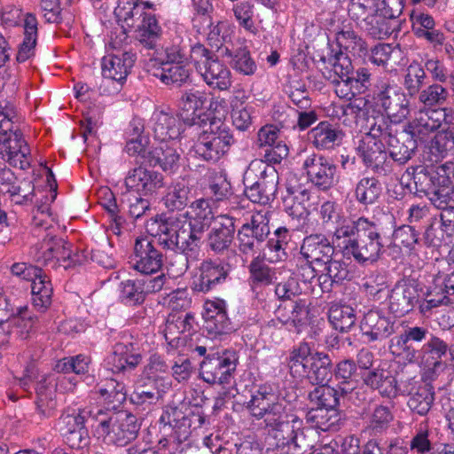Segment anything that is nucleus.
<instances>
[{
  "mask_svg": "<svg viewBox=\"0 0 454 454\" xmlns=\"http://www.w3.org/2000/svg\"><path fill=\"white\" fill-rule=\"evenodd\" d=\"M190 68L184 63H162L153 74L166 85L181 87L190 81Z\"/></svg>",
  "mask_w": 454,
  "mask_h": 454,
  "instance_id": "nucleus-41",
  "label": "nucleus"
},
{
  "mask_svg": "<svg viewBox=\"0 0 454 454\" xmlns=\"http://www.w3.org/2000/svg\"><path fill=\"white\" fill-rule=\"evenodd\" d=\"M98 393L108 403L113 405L111 410L114 411L125 402L127 397L125 385L114 380H110L106 387L100 388Z\"/></svg>",
  "mask_w": 454,
  "mask_h": 454,
  "instance_id": "nucleus-62",
  "label": "nucleus"
},
{
  "mask_svg": "<svg viewBox=\"0 0 454 454\" xmlns=\"http://www.w3.org/2000/svg\"><path fill=\"white\" fill-rule=\"evenodd\" d=\"M208 124L203 127V132L208 138L214 141L220 148L227 153L235 143V138L231 133L230 127L224 123L220 118H212L208 120Z\"/></svg>",
  "mask_w": 454,
  "mask_h": 454,
  "instance_id": "nucleus-39",
  "label": "nucleus"
},
{
  "mask_svg": "<svg viewBox=\"0 0 454 454\" xmlns=\"http://www.w3.org/2000/svg\"><path fill=\"white\" fill-rule=\"evenodd\" d=\"M98 407H85L80 409L78 413L68 414L61 419L63 424V431L66 436L75 432L77 429L84 427L85 421L89 419L94 421L95 413L98 411Z\"/></svg>",
  "mask_w": 454,
  "mask_h": 454,
  "instance_id": "nucleus-59",
  "label": "nucleus"
},
{
  "mask_svg": "<svg viewBox=\"0 0 454 454\" xmlns=\"http://www.w3.org/2000/svg\"><path fill=\"white\" fill-rule=\"evenodd\" d=\"M269 233L267 218L261 214L253 215L250 223H244L238 231L239 250L243 254L253 252L255 246L264 241Z\"/></svg>",
  "mask_w": 454,
  "mask_h": 454,
  "instance_id": "nucleus-18",
  "label": "nucleus"
},
{
  "mask_svg": "<svg viewBox=\"0 0 454 454\" xmlns=\"http://www.w3.org/2000/svg\"><path fill=\"white\" fill-rule=\"evenodd\" d=\"M449 96L448 90L441 84H432L420 91L419 95V102L425 106H434L443 104Z\"/></svg>",
  "mask_w": 454,
  "mask_h": 454,
  "instance_id": "nucleus-64",
  "label": "nucleus"
},
{
  "mask_svg": "<svg viewBox=\"0 0 454 454\" xmlns=\"http://www.w3.org/2000/svg\"><path fill=\"white\" fill-rule=\"evenodd\" d=\"M152 122L153 136L161 142L176 139L181 134V121L171 114L155 112L152 116Z\"/></svg>",
  "mask_w": 454,
  "mask_h": 454,
  "instance_id": "nucleus-33",
  "label": "nucleus"
},
{
  "mask_svg": "<svg viewBox=\"0 0 454 454\" xmlns=\"http://www.w3.org/2000/svg\"><path fill=\"white\" fill-rule=\"evenodd\" d=\"M360 328L371 341L382 340L395 333V323L384 312L371 309L364 314Z\"/></svg>",
  "mask_w": 454,
  "mask_h": 454,
  "instance_id": "nucleus-24",
  "label": "nucleus"
},
{
  "mask_svg": "<svg viewBox=\"0 0 454 454\" xmlns=\"http://www.w3.org/2000/svg\"><path fill=\"white\" fill-rule=\"evenodd\" d=\"M307 300L280 303L275 310L276 319L283 325L292 326L299 333L309 323Z\"/></svg>",
  "mask_w": 454,
  "mask_h": 454,
  "instance_id": "nucleus-25",
  "label": "nucleus"
},
{
  "mask_svg": "<svg viewBox=\"0 0 454 454\" xmlns=\"http://www.w3.org/2000/svg\"><path fill=\"white\" fill-rule=\"evenodd\" d=\"M345 419V414L335 408L313 407L306 413L307 422L322 431H337Z\"/></svg>",
  "mask_w": 454,
  "mask_h": 454,
  "instance_id": "nucleus-31",
  "label": "nucleus"
},
{
  "mask_svg": "<svg viewBox=\"0 0 454 454\" xmlns=\"http://www.w3.org/2000/svg\"><path fill=\"white\" fill-rule=\"evenodd\" d=\"M430 333L427 327H407L403 333L391 339L389 349L393 355L402 357L408 363H419L421 352L417 346L427 342Z\"/></svg>",
  "mask_w": 454,
  "mask_h": 454,
  "instance_id": "nucleus-10",
  "label": "nucleus"
},
{
  "mask_svg": "<svg viewBox=\"0 0 454 454\" xmlns=\"http://www.w3.org/2000/svg\"><path fill=\"white\" fill-rule=\"evenodd\" d=\"M236 369L235 359L224 353L208 355L200 363V376L209 384H228Z\"/></svg>",
  "mask_w": 454,
  "mask_h": 454,
  "instance_id": "nucleus-16",
  "label": "nucleus"
},
{
  "mask_svg": "<svg viewBox=\"0 0 454 454\" xmlns=\"http://www.w3.org/2000/svg\"><path fill=\"white\" fill-rule=\"evenodd\" d=\"M37 41V20L36 18L27 13L24 20V39L20 44L16 59L18 62H25L35 55Z\"/></svg>",
  "mask_w": 454,
  "mask_h": 454,
  "instance_id": "nucleus-40",
  "label": "nucleus"
},
{
  "mask_svg": "<svg viewBox=\"0 0 454 454\" xmlns=\"http://www.w3.org/2000/svg\"><path fill=\"white\" fill-rule=\"evenodd\" d=\"M143 280L127 279L120 284V298L128 305H137L144 302L145 295Z\"/></svg>",
  "mask_w": 454,
  "mask_h": 454,
  "instance_id": "nucleus-55",
  "label": "nucleus"
},
{
  "mask_svg": "<svg viewBox=\"0 0 454 454\" xmlns=\"http://www.w3.org/2000/svg\"><path fill=\"white\" fill-rule=\"evenodd\" d=\"M382 192L380 182L375 177H364L356 184L355 196L356 200L364 205H372Z\"/></svg>",
  "mask_w": 454,
  "mask_h": 454,
  "instance_id": "nucleus-49",
  "label": "nucleus"
},
{
  "mask_svg": "<svg viewBox=\"0 0 454 454\" xmlns=\"http://www.w3.org/2000/svg\"><path fill=\"white\" fill-rule=\"evenodd\" d=\"M125 184L129 190L147 195L163 187L164 182L161 174L138 167L129 172L125 178Z\"/></svg>",
  "mask_w": 454,
  "mask_h": 454,
  "instance_id": "nucleus-26",
  "label": "nucleus"
},
{
  "mask_svg": "<svg viewBox=\"0 0 454 454\" xmlns=\"http://www.w3.org/2000/svg\"><path fill=\"white\" fill-rule=\"evenodd\" d=\"M142 361V354L133 343H117L109 357L114 372H121L135 369Z\"/></svg>",
  "mask_w": 454,
  "mask_h": 454,
  "instance_id": "nucleus-32",
  "label": "nucleus"
},
{
  "mask_svg": "<svg viewBox=\"0 0 454 454\" xmlns=\"http://www.w3.org/2000/svg\"><path fill=\"white\" fill-rule=\"evenodd\" d=\"M373 99L387 115L386 120L399 123L410 114V101L397 85L380 81L375 86Z\"/></svg>",
  "mask_w": 454,
  "mask_h": 454,
  "instance_id": "nucleus-9",
  "label": "nucleus"
},
{
  "mask_svg": "<svg viewBox=\"0 0 454 454\" xmlns=\"http://www.w3.org/2000/svg\"><path fill=\"white\" fill-rule=\"evenodd\" d=\"M119 21L129 28H135L136 38L147 49H154L161 28L155 15L145 12L139 0H120L114 10Z\"/></svg>",
  "mask_w": 454,
  "mask_h": 454,
  "instance_id": "nucleus-5",
  "label": "nucleus"
},
{
  "mask_svg": "<svg viewBox=\"0 0 454 454\" xmlns=\"http://www.w3.org/2000/svg\"><path fill=\"white\" fill-rule=\"evenodd\" d=\"M39 250L41 255L38 256V260L42 259L47 263L56 259L63 262L64 269L74 266L79 262V255L73 254L70 245L61 238L47 235L43 239Z\"/></svg>",
  "mask_w": 454,
  "mask_h": 454,
  "instance_id": "nucleus-20",
  "label": "nucleus"
},
{
  "mask_svg": "<svg viewBox=\"0 0 454 454\" xmlns=\"http://www.w3.org/2000/svg\"><path fill=\"white\" fill-rule=\"evenodd\" d=\"M405 174L413 178L415 192L426 195L431 203L441 210L442 225H454V186L447 175L446 164L437 168L419 165L410 167Z\"/></svg>",
  "mask_w": 454,
  "mask_h": 454,
  "instance_id": "nucleus-2",
  "label": "nucleus"
},
{
  "mask_svg": "<svg viewBox=\"0 0 454 454\" xmlns=\"http://www.w3.org/2000/svg\"><path fill=\"white\" fill-rule=\"evenodd\" d=\"M93 416L96 432L109 443L125 446L137 438L140 430L137 418L127 411L98 408Z\"/></svg>",
  "mask_w": 454,
  "mask_h": 454,
  "instance_id": "nucleus-4",
  "label": "nucleus"
},
{
  "mask_svg": "<svg viewBox=\"0 0 454 454\" xmlns=\"http://www.w3.org/2000/svg\"><path fill=\"white\" fill-rule=\"evenodd\" d=\"M192 199L191 188L184 180L178 181L168 189L163 198L164 205L169 211L184 209Z\"/></svg>",
  "mask_w": 454,
  "mask_h": 454,
  "instance_id": "nucleus-45",
  "label": "nucleus"
},
{
  "mask_svg": "<svg viewBox=\"0 0 454 454\" xmlns=\"http://www.w3.org/2000/svg\"><path fill=\"white\" fill-rule=\"evenodd\" d=\"M136 55L124 51L121 55L111 54L102 59V75L105 78L122 83L130 72Z\"/></svg>",
  "mask_w": 454,
  "mask_h": 454,
  "instance_id": "nucleus-28",
  "label": "nucleus"
},
{
  "mask_svg": "<svg viewBox=\"0 0 454 454\" xmlns=\"http://www.w3.org/2000/svg\"><path fill=\"white\" fill-rule=\"evenodd\" d=\"M372 121V135L384 140L391 161L403 165L411 160L418 147L419 140L417 134H413V129L399 131L396 126L391 124L384 116L373 118Z\"/></svg>",
  "mask_w": 454,
  "mask_h": 454,
  "instance_id": "nucleus-6",
  "label": "nucleus"
},
{
  "mask_svg": "<svg viewBox=\"0 0 454 454\" xmlns=\"http://www.w3.org/2000/svg\"><path fill=\"white\" fill-rule=\"evenodd\" d=\"M450 114H454V110L447 107L419 111L410 129H413V134H417L419 140L425 141L430 133L441 128L442 123H447Z\"/></svg>",
  "mask_w": 454,
  "mask_h": 454,
  "instance_id": "nucleus-22",
  "label": "nucleus"
},
{
  "mask_svg": "<svg viewBox=\"0 0 454 454\" xmlns=\"http://www.w3.org/2000/svg\"><path fill=\"white\" fill-rule=\"evenodd\" d=\"M312 355L310 347L306 342H301L294 348L288 359V367L293 377L303 378L307 375Z\"/></svg>",
  "mask_w": 454,
  "mask_h": 454,
  "instance_id": "nucleus-43",
  "label": "nucleus"
},
{
  "mask_svg": "<svg viewBox=\"0 0 454 454\" xmlns=\"http://www.w3.org/2000/svg\"><path fill=\"white\" fill-rule=\"evenodd\" d=\"M275 395L267 387H260L247 403V408L251 415L258 419H263L264 425L274 418L286 406L282 403L274 402Z\"/></svg>",
  "mask_w": 454,
  "mask_h": 454,
  "instance_id": "nucleus-23",
  "label": "nucleus"
},
{
  "mask_svg": "<svg viewBox=\"0 0 454 454\" xmlns=\"http://www.w3.org/2000/svg\"><path fill=\"white\" fill-rule=\"evenodd\" d=\"M308 179L318 189L327 191L339 181L337 167L331 159L321 154L306 155L302 162Z\"/></svg>",
  "mask_w": 454,
  "mask_h": 454,
  "instance_id": "nucleus-12",
  "label": "nucleus"
},
{
  "mask_svg": "<svg viewBox=\"0 0 454 454\" xmlns=\"http://www.w3.org/2000/svg\"><path fill=\"white\" fill-rule=\"evenodd\" d=\"M329 322L340 332H348L356 323V316L348 305H333L328 312Z\"/></svg>",
  "mask_w": 454,
  "mask_h": 454,
  "instance_id": "nucleus-51",
  "label": "nucleus"
},
{
  "mask_svg": "<svg viewBox=\"0 0 454 454\" xmlns=\"http://www.w3.org/2000/svg\"><path fill=\"white\" fill-rule=\"evenodd\" d=\"M421 358L419 363H423L428 366L434 373L443 371L446 364L442 358L449 354L450 355V346L442 338L430 333L427 342L420 348Z\"/></svg>",
  "mask_w": 454,
  "mask_h": 454,
  "instance_id": "nucleus-27",
  "label": "nucleus"
},
{
  "mask_svg": "<svg viewBox=\"0 0 454 454\" xmlns=\"http://www.w3.org/2000/svg\"><path fill=\"white\" fill-rule=\"evenodd\" d=\"M229 268V264L218 263L212 260L203 262L200 267V277L194 282L195 290L207 293L215 289L226 279Z\"/></svg>",
  "mask_w": 454,
  "mask_h": 454,
  "instance_id": "nucleus-29",
  "label": "nucleus"
},
{
  "mask_svg": "<svg viewBox=\"0 0 454 454\" xmlns=\"http://www.w3.org/2000/svg\"><path fill=\"white\" fill-rule=\"evenodd\" d=\"M250 278L254 284L270 285L276 279L275 270L270 268L263 260L254 258L249 265Z\"/></svg>",
  "mask_w": 454,
  "mask_h": 454,
  "instance_id": "nucleus-60",
  "label": "nucleus"
},
{
  "mask_svg": "<svg viewBox=\"0 0 454 454\" xmlns=\"http://www.w3.org/2000/svg\"><path fill=\"white\" fill-rule=\"evenodd\" d=\"M192 2L196 12L192 18V24L198 32L200 33L201 30H205V28L211 27L212 26V19L210 17V13L214 9L212 0H192Z\"/></svg>",
  "mask_w": 454,
  "mask_h": 454,
  "instance_id": "nucleus-61",
  "label": "nucleus"
},
{
  "mask_svg": "<svg viewBox=\"0 0 454 454\" xmlns=\"http://www.w3.org/2000/svg\"><path fill=\"white\" fill-rule=\"evenodd\" d=\"M256 176L257 180L251 184H246L245 194L247 199L258 204L266 205L273 200L278 190V173L270 165L262 160H252L245 174V181Z\"/></svg>",
  "mask_w": 454,
  "mask_h": 454,
  "instance_id": "nucleus-8",
  "label": "nucleus"
},
{
  "mask_svg": "<svg viewBox=\"0 0 454 454\" xmlns=\"http://www.w3.org/2000/svg\"><path fill=\"white\" fill-rule=\"evenodd\" d=\"M333 372V363L330 356L323 352H316L312 355L309 368L305 377L312 384L324 385L330 381Z\"/></svg>",
  "mask_w": 454,
  "mask_h": 454,
  "instance_id": "nucleus-38",
  "label": "nucleus"
},
{
  "mask_svg": "<svg viewBox=\"0 0 454 454\" xmlns=\"http://www.w3.org/2000/svg\"><path fill=\"white\" fill-rule=\"evenodd\" d=\"M203 317L204 329L209 334L221 335L231 329L223 301L208 303Z\"/></svg>",
  "mask_w": 454,
  "mask_h": 454,
  "instance_id": "nucleus-37",
  "label": "nucleus"
},
{
  "mask_svg": "<svg viewBox=\"0 0 454 454\" xmlns=\"http://www.w3.org/2000/svg\"><path fill=\"white\" fill-rule=\"evenodd\" d=\"M379 9V0H350L348 14L361 27Z\"/></svg>",
  "mask_w": 454,
  "mask_h": 454,
  "instance_id": "nucleus-56",
  "label": "nucleus"
},
{
  "mask_svg": "<svg viewBox=\"0 0 454 454\" xmlns=\"http://www.w3.org/2000/svg\"><path fill=\"white\" fill-rule=\"evenodd\" d=\"M181 407L168 404L160 418V423L169 426L175 430L178 441L185 440L191 433V413L183 411Z\"/></svg>",
  "mask_w": 454,
  "mask_h": 454,
  "instance_id": "nucleus-35",
  "label": "nucleus"
},
{
  "mask_svg": "<svg viewBox=\"0 0 454 454\" xmlns=\"http://www.w3.org/2000/svg\"><path fill=\"white\" fill-rule=\"evenodd\" d=\"M393 419L394 416L389 407L377 405L368 417L365 431L370 435L381 434L389 427Z\"/></svg>",
  "mask_w": 454,
  "mask_h": 454,
  "instance_id": "nucleus-50",
  "label": "nucleus"
},
{
  "mask_svg": "<svg viewBox=\"0 0 454 454\" xmlns=\"http://www.w3.org/2000/svg\"><path fill=\"white\" fill-rule=\"evenodd\" d=\"M344 136L341 129L327 121L320 122L309 133V138L315 147L326 150L340 145Z\"/></svg>",
  "mask_w": 454,
  "mask_h": 454,
  "instance_id": "nucleus-36",
  "label": "nucleus"
},
{
  "mask_svg": "<svg viewBox=\"0 0 454 454\" xmlns=\"http://www.w3.org/2000/svg\"><path fill=\"white\" fill-rule=\"evenodd\" d=\"M312 448V441L307 437L303 427H301L281 450V454H305Z\"/></svg>",
  "mask_w": 454,
  "mask_h": 454,
  "instance_id": "nucleus-63",
  "label": "nucleus"
},
{
  "mask_svg": "<svg viewBox=\"0 0 454 454\" xmlns=\"http://www.w3.org/2000/svg\"><path fill=\"white\" fill-rule=\"evenodd\" d=\"M160 397L161 394L157 386V380L149 377L141 380L136 385L130 395V401L137 405L151 404L156 403Z\"/></svg>",
  "mask_w": 454,
  "mask_h": 454,
  "instance_id": "nucleus-46",
  "label": "nucleus"
},
{
  "mask_svg": "<svg viewBox=\"0 0 454 454\" xmlns=\"http://www.w3.org/2000/svg\"><path fill=\"white\" fill-rule=\"evenodd\" d=\"M334 240L333 242L322 233H315L306 236L300 247V254L307 262V277L314 278L315 270L312 267L314 262L326 263L333 257L335 252Z\"/></svg>",
  "mask_w": 454,
  "mask_h": 454,
  "instance_id": "nucleus-14",
  "label": "nucleus"
},
{
  "mask_svg": "<svg viewBox=\"0 0 454 454\" xmlns=\"http://www.w3.org/2000/svg\"><path fill=\"white\" fill-rule=\"evenodd\" d=\"M364 383L370 388L377 390L382 397L394 399L399 394L397 380L390 372L377 367L363 376Z\"/></svg>",
  "mask_w": 454,
  "mask_h": 454,
  "instance_id": "nucleus-30",
  "label": "nucleus"
},
{
  "mask_svg": "<svg viewBox=\"0 0 454 454\" xmlns=\"http://www.w3.org/2000/svg\"><path fill=\"white\" fill-rule=\"evenodd\" d=\"M190 57L197 72L211 88L226 90L231 86V74L229 67L219 59L214 50L197 43L191 47Z\"/></svg>",
  "mask_w": 454,
  "mask_h": 454,
  "instance_id": "nucleus-7",
  "label": "nucleus"
},
{
  "mask_svg": "<svg viewBox=\"0 0 454 454\" xmlns=\"http://www.w3.org/2000/svg\"><path fill=\"white\" fill-rule=\"evenodd\" d=\"M206 100V94L199 90L185 91L182 95L180 99L182 109L186 112H192V114L190 125H199L200 127L201 124H204V126H207V121H208L209 118H201L200 114H196L197 111L201 110L204 107Z\"/></svg>",
  "mask_w": 454,
  "mask_h": 454,
  "instance_id": "nucleus-44",
  "label": "nucleus"
},
{
  "mask_svg": "<svg viewBox=\"0 0 454 454\" xmlns=\"http://www.w3.org/2000/svg\"><path fill=\"white\" fill-rule=\"evenodd\" d=\"M389 312L401 317L412 311L420 301V288L417 280L403 278L395 283L387 294Z\"/></svg>",
  "mask_w": 454,
  "mask_h": 454,
  "instance_id": "nucleus-11",
  "label": "nucleus"
},
{
  "mask_svg": "<svg viewBox=\"0 0 454 454\" xmlns=\"http://www.w3.org/2000/svg\"><path fill=\"white\" fill-rule=\"evenodd\" d=\"M333 240L344 255L360 264L377 262L384 251L379 225L364 216L340 223L333 231Z\"/></svg>",
  "mask_w": 454,
  "mask_h": 454,
  "instance_id": "nucleus-1",
  "label": "nucleus"
},
{
  "mask_svg": "<svg viewBox=\"0 0 454 454\" xmlns=\"http://www.w3.org/2000/svg\"><path fill=\"white\" fill-rule=\"evenodd\" d=\"M434 400V393L427 386L419 387L408 400L409 408L419 416H425L430 411Z\"/></svg>",
  "mask_w": 454,
  "mask_h": 454,
  "instance_id": "nucleus-54",
  "label": "nucleus"
},
{
  "mask_svg": "<svg viewBox=\"0 0 454 454\" xmlns=\"http://www.w3.org/2000/svg\"><path fill=\"white\" fill-rule=\"evenodd\" d=\"M192 150L195 156L206 160L215 162L226 154L214 141L208 138L203 132H200L194 142Z\"/></svg>",
  "mask_w": 454,
  "mask_h": 454,
  "instance_id": "nucleus-52",
  "label": "nucleus"
},
{
  "mask_svg": "<svg viewBox=\"0 0 454 454\" xmlns=\"http://www.w3.org/2000/svg\"><path fill=\"white\" fill-rule=\"evenodd\" d=\"M380 10L372 14L365 23L363 24L362 27L364 28L372 37L384 38L390 35L395 30V27L387 20Z\"/></svg>",
  "mask_w": 454,
  "mask_h": 454,
  "instance_id": "nucleus-58",
  "label": "nucleus"
},
{
  "mask_svg": "<svg viewBox=\"0 0 454 454\" xmlns=\"http://www.w3.org/2000/svg\"><path fill=\"white\" fill-rule=\"evenodd\" d=\"M16 113L12 105L0 100V153L12 167L27 169L30 166V149L13 119Z\"/></svg>",
  "mask_w": 454,
  "mask_h": 454,
  "instance_id": "nucleus-3",
  "label": "nucleus"
},
{
  "mask_svg": "<svg viewBox=\"0 0 454 454\" xmlns=\"http://www.w3.org/2000/svg\"><path fill=\"white\" fill-rule=\"evenodd\" d=\"M303 426L302 419L295 413H290L286 408L264 425L268 434L276 440V445L282 450Z\"/></svg>",
  "mask_w": 454,
  "mask_h": 454,
  "instance_id": "nucleus-17",
  "label": "nucleus"
},
{
  "mask_svg": "<svg viewBox=\"0 0 454 454\" xmlns=\"http://www.w3.org/2000/svg\"><path fill=\"white\" fill-rule=\"evenodd\" d=\"M33 305L44 311L51 304L52 285L41 270L40 276L30 280Z\"/></svg>",
  "mask_w": 454,
  "mask_h": 454,
  "instance_id": "nucleus-42",
  "label": "nucleus"
},
{
  "mask_svg": "<svg viewBox=\"0 0 454 454\" xmlns=\"http://www.w3.org/2000/svg\"><path fill=\"white\" fill-rule=\"evenodd\" d=\"M186 230L182 228L180 230H170V231L160 235L155 243L161 246L163 248L178 252L180 255V267L179 273H184L189 268V262L196 259V254L187 240Z\"/></svg>",
  "mask_w": 454,
  "mask_h": 454,
  "instance_id": "nucleus-19",
  "label": "nucleus"
},
{
  "mask_svg": "<svg viewBox=\"0 0 454 454\" xmlns=\"http://www.w3.org/2000/svg\"><path fill=\"white\" fill-rule=\"evenodd\" d=\"M236 231L234 218L223 215L218 216L207 237V248L216 254H223L231 247Z\"/></svg>",
  "mask_w": 454,
  "mask_h": 454,
  "instance_id": "nucleus-21",
  "label": "nucleus"
},
{
  "mask_svg": "<svg viewBox=\"0 0 454 454\" xmlns=\"http://www.w3.org/2000/svg\"><path fill=\"white\" fill-rule=\"evenodd\" d=\"M181 155L177 150L168 144L150 149L146 154V163L152 167L159 166L163 171L175 173L180 168Z\"/></svg>",
  "mask_w": 454,
  "mask_h": 454,
  "instance_id": "nucleus-34",
  "label": "nucleus"
},
{
  "mask_svg": "<svg viewBox=\"0 0 454 454\" xmlns=\"http://www.w3.org/2000/svg\"><path fill=\"white\" fill-rule=\"evenodd\" d=\"M275 294L280 303L305 300L302 298V290L298 279L289 277L286 280L278 283L275 286Z\"/></svg>",
  "mask_w": 454,
  "mask_h": 454,
  "instance_id": "nucleus-57",
  "label": "nucleus"
},
{
  "mask_svg": "<svg viewBox=\"0 0 454 454\" xmlns=\"http://www.w3.org/2000/svg\"><path fill=\"white\" fill-rule=\"evenodd\" d=\"M194 317L191 313H186L184 317L179 316L176 318H168L166 323L164 334L167 340L171 345H178L181 334L190 333L193 328Z\"/></svg>",
  "mask_w": 454,
  "mask_h": 454,
  "instance_id": "nucleus-48",
  "label": "nucleus"
},
{
  "mask_svg": "<svg viewBox=\"0 0 454 454\" xmlns=\"http://www.w3.org/2000/svg\"><path fill=\"white\" fill-rule=\"evenodd\" d=\"M309 401L316 407L335 408L340 403L339 390L328 386L327 384L319 385L309 394Z\"/></svg>",
  "mask_w": 454,
  "mask_h": 454,
  "instance_id": "nucleus-53",
  "label": "nucleus"
},
{
  "mask_svg": "<svg viewBox=\"0 0 454 454\" xmlns=\"http://www.w3.org/2000/svg\"><path fill=\"white\" fill-rule=\"evenodd\" d=\"M287 195L284 198L286 211L294 217H302L307 214L304 203L309 200V192L301 187L286 186Z\"/></svg>",
  "mask_w": 454,
  "mask_h": 454,
  "instance_id": "nucleus-47",
  "label": "nucleus"
},
{
  "mask_svg": "<svg viewBox=\"0 0 454 454\" xmlns=\"http://www.w3.org/2000/svg\"><path fill=\"white\" fill-rule=\"evenodd\" d=\"M372 125L369 132L361 141L359 150L364 162L379 175L386 176L392 171V162L385 150V142L378 136L372 135Z\"/></svg>",
  "mask_w": 454,
  "mask_h": 454,
  "instance_id": "nucleus-13",
  "label": "nucleus"
},
{
  "mask_svg": "<svg viewBox=\"0 0 454 454\" xmlns=\"http://www.w3.org/2000/svg\"><path fill=\"white\" fill-rule=\"evenodd\" d=\"M133 268L145 275L160 270L163 265V254L152 237L137 238L134 244Z\"/></svg>",
  "mask_w": 454,
  "mask_h": 454,
  "instance_id": "nucleus-15",
  "label": "nucleus"
}]
</instances>
